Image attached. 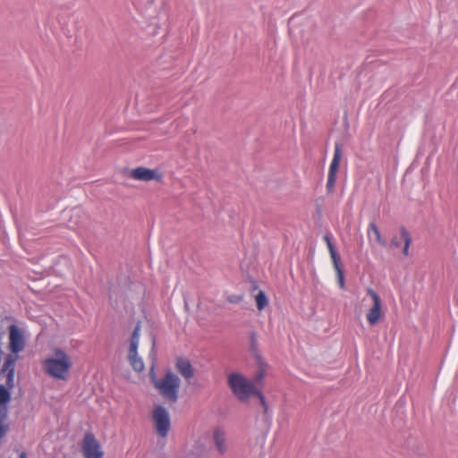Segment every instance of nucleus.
Returning a JSON list of instances; mask_svg holds the SVG:
<instances>
[{
  "mask_svg": "<svg viewBox=\"0 0 458 458\" xmlns=\"http://www.w3.org/2000/svg\"><path fill=\"white\" fill-rule=\"evenodd\" d=\"M178 371L185 377L191 378L193 376V370L191 363L187 360L180 359L176 363Z\"/></svg>",
  "mask_w": 458,
  "mask_h": 458,
  "instance_id": "nucleus-13",
  "label": "nucleus"
},
{
  "mask_svg": "<svg viewBox=\"0 0 458 458\" xmlns=\"http://www.w3.org/2000/svg\"><path fill=\"white\" fill-rule=\"evenodd\" d=\"M367 233L370 243H377L382 247L386 246V242L381 236L380 231L374 222L369 223Z\"/></svg>",
  "mask_w": 458,
  "mask_h": 458,
  "instance_id": "nucleus-12",
  "label": "nucleus"
},
{
  "mask_svg": "<svg viewBox=\"0 0 458 458\" xmlns=\"http://www.w3.org/2000/svg\"><path fill=\"white\" fill-rule=\"evenodd\" d=\"M152 420L157 434L166 437L171 428V418L167 409L162 405L156 406L152 411Z\"/></svg>",
  "mask_w": 458,
  "mask_h": 458,
  "instance_id": "nucleus-4",
  "label": "nucleus"
},
{
  "mask_svg": "<svg viewBox=\"0 0 458 458\" xmlns=\"http://www.w3.org/2000/svg\"><path fill=\"white\" fill-rule=\"evenodd\" d=\"M11 394L7 388L0 386V408H6L5 404L10 401Z\"/></svg>",
  "mask_w": 458,
  "mask_h": 458,
  "instance_id": "nucleus-16",
  "label": "nucleus"
},
{
  "mask_svg": "<svg viewBox=\"0 0 458 458\" xmlns=\"http://www.w3.org/2000/svg\"><path fill=\"white\" fill-rule=\"evenodd\" d=\"M341 159V153L338 147L335 148V155L333 157V160L330 164L329 172L328 174L336 175V173L338 171L339 163Z\"/></svg>",
  "mask_w": 458,
  "mask_h": 458,
  "instance_id": "nucleus-15",
  "label": "nucleus"
},
{
  "mask_svg": "<svg viewBox=\"0 0 458 458\" xmlns=\"http://www.w3.org/2000/svg\"><path fill=\"white\" fill-rule=\"evenodd\" d=\"M411 236L409 234V233L407 232L406 229L404 228H401L400 230V235L399 236H394L393 239H392V245L396 247V248H400L402 245H403V253L405 255V256H408L409 255V248H410V245H411Z\"/></svg>",
  "mask_w": 458,
  "mask_h": 458,
  "instance_id": "nucleus-11",
  "label": "nucleus"
},
{
  "mask_svg": "<svg viewBox=\"0 0 458 458\" xmlns=\"http://www.w3.org/2000/svg\"><path fill=\"white\" fill-rule=\"evenodd\" d=\"M150 376L151 381L160 395L171 403H175L181 386L180 378L172 371H166L163 377L156 378L153 368Z\"/></svg>",
  "mask_w": 458,
  "mask_h": 458,
  "instance_id": "nucleus-3",
  "label": "nucleus"
},
{
  "mask_svg": "<svg viewBox=\"0 0 458 458\" xmlns=\"http://www.w3.org/2000/svg\"><path fill=\"white\" fill-rule=\"evenodd\" d=\"M335 176L333 174H328L327 177V189L330 192L333 191L335 184Z\"/></svg>",
  "mask_w": 458,
  "mask_h": 458,
  "instance_id": "nucleus-18",
  "label": "nucleus"
},
{
  "mask_svg": "<svg viewBox=\"0 0 458 458\" xmlns=\"http://www.w3.org/2000/svg\"><path fill=\"white\" fill-rule=\"evenodd\" d=\"M26 347L25 332L16 325L9 327L8 350L13 354H18Z\"/></svg>",
  "mask_w": 458,
  "mask_h": 458,
  "instance_id": "nucleus-7",
  "label": "nucleus"
},
{
  "mask_svg": "<svg viewBox=\"0 0 458 458\" xmlns=\"http://www.w3.org/2000/svg\"><path fill=\"white\" fill-rule=\"evenodd\" d=\"M337 279H338V284L341 289L344 288V276L342 268L337 269Z\"/></svg>",
  "mask_w": 458,
  "mask_h": 458,
  "instance_id": "nucleus-20",
  "label": "nucleus"
},
{
  "mask_svg": "<svg viewBox=\"0 0 458 458\" xmlns=\"http://www.w3.org/2000/svg\"><path fill=\"white\" fill-rule=\"evenodd\" d=\"M330 255H331L332 260L334 262V267H335V270L340 269L341 268L340 257L337 254V252L336 251L331 252Z\"/></svg>",
  "mask_w": 458,
  "mask_h": 458,
  "instance_id": "nucleus-19",
  "label": "nucleus"
},
{
  "mask_svg": "<svg viewBox=\"0 0 458 458\" xmlns=\"http://www.w3.org/2000/svg\"><path fill=\"white\" fill-rule=\"evenodd\" d=\"M228 385L234 395L241 401L248 400L251 395H257L262 406L266 409V401L261 393L256 388L251 380L243 375L233 372L228 376Z\"/></svg>",
  "mask_w": 458,
  "mask_h": 458,
  "instance_id": "nucleus-2",
  "label": "nucleus"
},
{
  "mask_svg": "<svg viewBox=\"0 0 458 458\" xmlns=\"http://www.w3.org/2000/svg\"><path fill=\"white\" fill-rule=\"evenodd\" d=\"M16 360L13 353L8 354L1 369L2 373L7 372L6 385L9 388L13 386Z\"/></svg>",
  "mask_w": 458,
  "mask_h": 458,
  "instance_id": "nucleus-10",
  "label": "nucleus"
},
{
  "mask_svg": "<svg viewBox=\"0 0 458 458\" xmlns=\"http://www.w3.org/2000/svg\"><path fill=\"white\" fill-rule=\"evenodd\" d=\"M324 239H325L327 244H328V241H330L329 236H325Z\"/></svg>",
  "mask_w": 458,
  "mask_h": 458,
  "instance_id": "nucleus-24",
  "label": "nucleus"
},
{
  "mask_svg": "<svg viewBox=\"0 0 458 458\" xmlns=\"http://www.w3.org/2000/svg\"><path fill=\"white\" fill-rule=\"evenodd\" d=\"M44 371L51 377L67 380L72 366L71 357L62 349L55 348L52 354L42 361Z\"/></svg>",
  "mask_w": 458,
  "mask_h": 458,
  "instance_id": "nucleus-1",
  "label": "nucleus"
},
{
  "mask_svg": "<svg viewBox=\"0 0 458 458\" xmlns=\"http://www.w3.org/2000/svg\"><path fill=\"white\" fill-rule=\"evenodd\" d=\"M267 298L264 292L260 291L256 295V304L259 310H262L267 305Z\"/></svg>",
  "mask_w": 458,
  "mask_h": 458,
  "instance_id": "nucleus-17",
  "label": "nucleus"
},
{
  "mask_svg": "<svg viewBox=\"0 0 458 458\" xmlns=\"http://www.w3.org/2000/svg\"><path fill=\"white\" fill-rule=\"evenodd\" d=\"M19 458H27V454L24 452H21L19 455Z\"/></svg>",
  "mask_w": 458,
  "mask_h": 458,
  "instance_id": "nucleus-23",
  "label": "nucleus"
},
{
  "mask_svg": "<svg viewBox=\"0 0 458 458\" xmlns=\"http://www.w3.org/2000/svg\"><path fill=\"white\" fill-rule=\"evenodd\" d=\"M262 377V375H259V377H257V380H259Z\"/></svg>",
  "mask_w": 458,
  "mask_h": 458,
  "instance_id": "nucleus-25",
  "label": "nucleus"
},
{
  "mask_svg": "<svg viewBox=\"0 0 458 458\" xmlns=\"http://www.w3.org/2000/svg\"><path fill=\"white\" fill-rule=\"evenodd\" d=\"M242 300V297L241 296H238V297H234L233 299H230L231 301H241Z\"/></svg>",
  "mask_w": 458,
  "mask_h": 458,
  "instance_id": "nucleus-22",
  "label": "nucleus"
},
{
  "mask_svg": "<svg viewBox=\"0 0 458 458\" xmlns=\"http://www.w3.org/2000/svg\"><path fill=\"white\" fill-rule=\"evenodd\" d=\"M140 325L138 324L136 327L134 328V331L132 333V335L130 339V346H129V352H128V360L132 367V369L137 371L140 372L144 369V362L142 359L138 355V347L140 343Z\"/></svg>",
  "mask_w": 458,
  "mask_h": 458,
  "instance_id": "nucleus-6",
  "label": "nucleus"
},
{
  "mask_svg": "<svg viewBox=\"0 0 458 458\" xmlns=\"http://www.w3.org/2000/svg\"><path fill=\"white\" fill-rule=\"evenodd\" d=\"M81 451L84 458H104L105 452L100 444L91 432H87L81 443Z\"/></svg>",
  "mask_w": 458,
  "mask_h": 458,
  "instance_id": "nucleus-5",
  "label": "nucleus"
},
{
  "mask_svg": "<svg viewBox=\"0 0 458 458\" xmlns=\"http://www.w3.org/2000/svg\"><path fill=\"white\" fill-rule=\"evenodd\" d=\"M327 247H328V250H329L330 253L336 251L335 249V246L333 245L331 241H328Z\"/></svg>",
  "mask_w": 458,
  "mask_h": 458,
  "instance_id": "nucleus-21",
  "label": "nucleus"
},
{
  "mask_svg": "<svg viewBox=\"0 0 458 458\" xmlns=\"http://www.w3.org/2000/svg\"><path fill=\"white\" fill-rule=\"evenodd\" d=\"M214 441L217 451L224 454L227 451V445L224 433L220 430H216L214 433Z\"/></svg>",
  "mask_w": 458,
  "mask_h": 458,
  "instance_id": "nucleus-14",
  "label": "nucleus"
},
{
  "mask_svg": "<svg viewBox=\"0 0 458 458\" xmlns=\"http://www.w3.org/2000/svg\"><path fill=\"white\" fill-rule=\"evenodd\" d=\"M368 296L371 299L372 306L366 314V318L369 325L374 326L377 324L382 316V301L379 295L372 289L367 290Z\"/></svg>",
  "mask_w": 458,
  "mask_h": 458,
  "instance_id": "nucleus-8",
  "label": "nucleus"
},
{
  "mask_svg": "<svg viewBox=\"0 0 458 458\" xmlns=\"http://www.w3.org/2000/svg\"><path fill=\"white\" fill-rule=\"evenodd\" d=\"M129 175L131 178L138 181L148 182L152 180H160V175L156 170L146 167H137L132 169Z\"/></svg>",
  "mask_w": 458,
  "mask_h": 458,
  "instance_id": "nucleus-9",
  "label": "nucleus"
}]
</instances>
